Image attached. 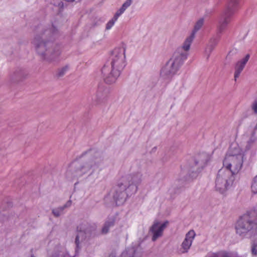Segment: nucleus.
Here are the masks:
<instances>
[{
  "instance_id": "f257e3e1",
  "label": "nucleus",
  "mask_w": 257,
  "mask_h": 257,
  "mask_svg": "<svg viewBox=\"0 0 257 257\" xmlns=\"http://www.w3.org/2000/svg\"><path fill=\"white\" fill-rule=\"evenodd\" d=\"M57 29L53 26L49 29L42 30L37 34L32 43L35 46L37 53L44 60L53 62L58 61L61 55L60 47L54 44L51 40L47 38L57 35Z\"/></svg>"
},
{
  "instance_id": "f03ea898",
  "label": "nucleus",
  "mask_w": 257,
  "mask_h": 257,
  "mask_svg": "<svg viewBox=\"0 0 257 257\" xmlns=\"http://www.w3.org/2000/svg\"><path fill=\"white\" fill-rule=\"evenodd\" d=\"M142 180L143 174L141 172H137L121 177L113 195L116 204L122 205L127 197L136 193Z\"/></svg>"
},
{
  "instance_id": "7ed1b4c3",
  "label": "nucleus",
  "mask_w": 257,
  "mask_h": 257,
  "mask_svg": "<svg viewBox=\"0 0 257 257\" xmlns=\"http://www.w3.org/2000/svg\"><path fill=\"white\" fill-rule=\"evenodd\" d=\"M126 47L124 45L113 50L110 56L111 70L105 66L102 69L105 82L112 84L116 82L126 65Z\"/></svg>"
},
{
  "instance_id": "20e7f679",
  "label": "nucleus",
  "mask_w": 257,
  "mask_h": 257,
  "mask_svg": "<svg viewBox=\"0 0 257 257\" xmlns=\"http://www.w3.org/2000/svg\"><path fill=\"white\" fill-rule=\"evenodd\" d=\"M244 152L236 143L232 144L223 161V167L232 175L237 174L242 168Z\"/></svg>"
},
{
  "instance_id": "39448f33",
  "label": "nucleus",
  "mask_w": 257,
  "mask_h": 257,
  "mask_svg": "<svg viewBox=\"0 0 257 257\" xmlns=\"http://www.w3.org/2000/svg\"><path fill=\"white\" fill-rule=\"evenodd\" d=\"M92 151L86 153L85 155L87 162L76 171L75 176L77 177H80L86 174L90 176L95 173H98L101 170L102 160L98 157V153L93 157L92 156Z\"/></svg>"
},
{
  "instance_id": "423d86ee",
  "label": "nucleus",
  "mask_w": 257,
  "mask_h": 257,
  "mask_svg": "<svg viewBox=\"0 0 257 257\" xmlns=\"http://www.w3.org/2000/svg\"><path fill=\"white\" fill-rule=\"evenodd\" d=\"M235 180L234 175L224 168L219 169L215 179V190L220 194L226 195L232 187Z\"/></svg>"
},
{
  "instance_id": "0eeeda50",
  "label": "nucleus",
  "mask_w": 257,
  "mask_h": 257,
  "mask_svg": "<svg viewBox=\"0 0 257 257\" xmlns=\"http://www.w3.org/2000/svg\"><path fill=\"white\" fill-rule=\"evenodd\" d=\"M237 234L241 237H250L257 233V223L252 221L248 214L241 216L235 224Z\"/></svg>"
},
{
  "instance_id": "6e6552de",
  "label": "nucleus",
  "mask_w": 257,
  "mask_h": 257,
  "mask_svg": "<svg viewBox=\"0 0 257 257\" xmlns=\"http://www.w3.org/2000/svg\"><path fill=\"white\" fill-rule=\"evenodd\" d=\"M186 60L174 52L172 56L162 67L160 76L165 79H170L176 75Z\"/></svg>"
},
{
  "instance_id": "1a4fd4ad",
  "label": "nucleus",
  "mask_w": 257,
  "mask_h": 257,
  "mask_svg": "<svg viewBox=\"0 0 257 257\" xmlns=\"http://www.w3.org/2000/svg\"><path fill=\"white\" fill-rule=\"evenodd\" d=\"M239 0H229L224 10L220 15L218 20V29L221 33L227 28L230 23L233 15L236 12L238 7Z\"/></svg>"
},
{
  "instance_id": "9d476101",
  "label": "nucleus",
  "mask_w": 257,
  "mask_h": 257,
  "mask_svg": "<svg viewBox=\"0 0 257 257\" xmlns=\"http://www.w3.org/2000/svg\"><path fill=\"white\" fill-rule=\"evenodd\" d=\"M77 233L75 238V243L76 244L75 251L78 253L82 245L87 241L88 237L90 235V231L88 229L86 225L81 224L77 227Z\"/></svg>"
},
{
  "instance_id": "9b49d317",
  "label": "nucleus",
  "mask_w": 257,
  "mask_h": 257,
  "mask_svg": "<svg viewBox=\"0 0 257 257\" xmlns=\"http://www.w3.org/2000/svg\"><path fill=\"white\" fill-rule=\"evenodd\" d=\"M195 36L190 33L189 36L185 39L182 45L178 47L175 53L177 54L183 59L186 60L189 55L188 52L190 49L191 45L195 39Z\"/></svg>"
},
{
  "instance_id": "f8f14e48",
  "label": "nucleus",
  "mask_w": 257,
  "mask_h": 257,
  "mask_svg": "<svg viewBox=\"0 0 257 257\" xmlns=\"http://www.w3.org/2000/svg\"><path fill=\"white\" fill-rule=\"evenodd\" d=\"M196 233L193 230L188 231L185 235V237L183 240L180 249V251L182 253H186L189 250L192 242L195 237Z\"/></svg>"
},
{
  "instance_id": "ddd939ff",
  "label": "nucleus",
  "mask_w": 257,
  "mask_h": 257,
  "mask_svg": "<svg viewBox=\"0 0 257 257\" xmlns=\"http://www.w3.org/2000/svg\"><path fill=\"white\" fill-rule=\"evenodd\" d=\"M168 224V221L163 223L155 222L150 229L153 234L152 240L155 241L158 237L162 236L163 232Z\"/></svg>"
},
{
  "instance_id": "4468645a",
  "label": "nucleus",
  "mask_w": 257,
  "mask_h": 257,
  "mask_svg": "<svg viewBox=\"0 0 257 257\" xmlns=\"http://www.w3.org/2000/svg\"><path fill=\"white\" fill-rule=\"evenodd\" d=\"M250 58V55L247 54H246L244 57L238 61L234 67V80L236 81L237 79L239 77L241 72L243 70L248 60Z\"/></svg>"
},
{
  "instance_id": "2eb2a0df",
  "label": "nucleus",
  "mask_w": 257,
  "mask_h": 257,
  "mask_svg": "<svg viewBox=\"0 0 257 257\" xmlns=\"http://www.w3.org/2000/svg\"><path fill=\"white\" fill-rule=\"evenodd\" d=\"M192 161L193 162V164L191 166H189L186 168L183 169L184 171L185 170L189 173H192V177H196L197 176V173L200 172V170H198V166H201L202 168L205 164H207V161H206L205 163H202V162H198L195 160V159H192Z\"/></svg>"
},
{
  "instance_id": "dca6fc26",
  "label": "nucleus",
  "mask_w": 257,
  "mask_h": 257,
  "mask_svg": "<svg viewBox=\"0 0 257 257\" xmlns=\"http://www.w3.org/2000/svg\"><path fill=\"white\" fill-rule=\"evenodd\" d=\"M109 257H114L112 255ZM120 257H138L137 248L131 246L126 248L121 253Z\"/></svg>"
},
{
  "instance_id": "f3484780",
  "label": "nucleus",
  "mask_w": 257,
  "mask_h": 257,
  "mask_svg": "<svg viewBox=\"0 0 257 257\" xmlns=\"http://www.w3.org/2000/svg\"><path fill=\"white\" fill-rule=\"evenodd\" d=\"M106 93L101 89H99L97 91L94 101L96 102L97 104H100L103 103L106 99Z\"/></svg>"
},
{
  "instance_id": "a211bd4d",
  "label": "nucleus",
  "mask_w": 257,
  "mask_h": 257,
  "mask_svg": "<svg viewBox=\"0 0 257 257\" xmlns=\"http://www.w3.org/2000/svg\"><path fill=\"white\" fill-rule=\"evenodd\" d=\"M204 19L201 18L199 19L195 23L194 28L191 33L195 36L197 31H198L202 27L204 24Z\"/></svg>"
},
{
  "instance_id": "6ab92c4d",
  "label": "nucleus",
  "mask_w": 257,
  "mask_h": 257,
  "mask_svg": "<svg viewBox=\"0 0 257 257\" xmlns=\"http://www.w3.org/2000/svg\"><path fill=\"white\" fill-rule=\"evenodd\" d=\"M114 222V220L113 218L109 219L108 220L106 221L102 228V233L104 234L107 233L109 230V228L113 225Z\"/></svg>"
},
{
  "instance_id": "aec40b11",
  "label": "nucleus",
  "mask_w": 257,
  "mask_h": 257,
  "mask_svg": "<svg viewBox=\"0 0 257 257\" xmlns=\"http://www.w3.org/2000/svg\"><path fill=\"white\" fill-rule=\"evenodd\" d=\"M255 142L254 140L249 138L248 141L247 142V144L245 146V151H249L250 150H256V147L255 146Z\"/></svg>"
},
{
  "instance_id": "412c9836",
  "label": "nucleus",
  "mask_w": 257,
  "mask_h": 257,
  "mask_svg": "<svg viewBox=\"0 0 257 257\" xmlns=\"http://www.w3.org/2000/svg\"><path fill=\"white\" fill-rule=\"evenodd\" d=\"M69 67L68 65H65L64 67L59 69L57 72V76L58 77H62L69 70Z\"/></svg>"
},
{
  "instance_id": "4be33fe9",
  "label": "nucleus",
  "mask_w": 257,
  "mask_h": 257,
  "mask_svg": "<svg viewBox=\"0 0 257 257\" xmlns=\"http://www.w3.org/2000/svg\"><path fill=\"white\" fill-rule=\"evenodd\" d=\"M250 188L252 193L254 194L257 193V175L253 178Z\"/></svg>"
},
{
  "instance_id": "5701e85b",
  "label": "nucleus",
  "mask_w": 257,
  "mask_h": 257,
  "mask_svg": "<svg viewBox=\"0 0 257 257\" xmlns=\"http://www.w3.org/2000/svg\"><path fill=\"white\" fill-rule=\"evenodd\" d=\"M214 47H214V46H213V44H208L206 46V47L205 49L204 53H205V55L207 56V58H208V57H209L211 53L213 51Z\"/></svg>"
},
{
  "instance_id": "b1692460",
  "label": "nucleus",
  "mask_w": 257,
  "mask_h": 257,
  "mask_svg": "<svg viewBox=\"0 0 257 257\" xmlns=\"http://www.w3.org/2000/svg\"><path fill=\"white\" fill-rule=\"evenodd\" d=\"M64 209V207H60L54 209L52 211V212L54 216L58 217L63 213Z\"/></svg>"
},
{
  "instance_id": "393cba45",
  "label": "nucleus",
  "mask_w": 257,
  "mask_h": 257,
  "mask_svg": "<svg viewBox=\"0 0 257 257\" xmlns=\"http://www.w3.org/2000/svg\"><path fill=\"white\" fill-rule=\"evenodd\" d=\"M250 139L257 141V124L252 128L250 132Z\"/></svg>"
},
{
  "instance_id": "a878e982",
  "label": "nucleus",
  "mask_w": 257,
  "mask_h": 257,
  "mask_svg": "<svg viewBox=\"0 0 257 257\" xmlns=\"http://www.w3.org/2000/svg\"><path fill=\"white\" fill-rule=\"evenodd\" d=\"M117 20L114 18H112L110 20L106 25V30H109L114 26V24L116 22Z\"/></svg>"
},
{
  "instance_id": "bb28decb",
  "label": "nucleus",
  "mask_w": 257,
  "mask_h": 257,
  "mask_svg": "<svg viewBox=\"0 0 257 257\" xmlns=\"http://www.w3.org/2000/svg\"><path fill=\"white\" fill-rule=\"evenodd\" d=\"M219 39V38L218 36L213 37L210 39L209 44H213V46L215 47L217 44Z\"/></svg>"
},
{
  "instance_id": "cd10ccee",
  "label": "nucleus",
  "mask_w": 257,
  "mask_h": 257,
  "mask_svg": "<svg viewBox=\"0 0 257 257\" xmlns=\"http://www.w3.org/2000/svg\"><path fill=\"white\" fill-rule=\"evenodd\" d=\"M219 39V38L218 36L213 37L210 39L209 44H213V46L215 47L217 44Z\"/></svg>"
},
{
  "instance_id": "c85d7f7f",
  "label": "nucleus",
  "mask_w": 257,
  "mask_h": 257,
  "mask_svg": "<svg viewBox=\"0 0 257 257\" xmlns=\"http://www.w3.org/2000/svg\"><path fill=\"white\" fill-rule=\"evenodd\" d=\"M132 4V0H126L122 5L121 8L125 11Z\"/></svg>"
},
{
  "instance_id": "c756f323",
  "label": "nucleus",
  "mask_w": 257,
  "mask_h": 257,
  "mask_svg": "<svg viewBox=\"0 0 257 257\" xmlns=\"http://www.w3.org/2000/svg\"><path fill=\"white\" fill-rule=\"evenodd\" d=\"M251 252L254 255L257 254V240H255L252 245Z\"/></svg>"
},
{
  "instance_id": "7c9ffc66",
  "label": "nucleus",
  "mask_w": 257,
  "mask_h": 257,
  "mask_svg": "<svg viewBox=\"0 0 257 257\" xmlns=\"http://www.w3.org/2000/svg\"><path fill=\"white\" fill-rule=\"evenodd\" d=\"M124 10L120 8L115 14V15L113 16V18H115L116 20H117L118 17L122 15L124 12Z\"/></svg>"
},
{
  "instance_id": "2f4dec72",
  "label": "nucleus",
  "mask_w": 257,
  "mask_h": 257,
  "mask_svg": "<svg viewBox=\"0 0 257 257\" xmlns=\"http://www.w3.org/2000/svg\"><path fill=\"white\" fill-rule=\"evenodd\" d=\"M124 10L120 8L115 14V15L113 16V18H115L116 20H117L118 17L122 15L124 12Z\"/></svg>"
},
{
  "instance_id": "473e14b6",
  "label": "nucleus",
  "mask_w": 257,
  "mask_h": 257,
  "mask_svg": "<svg viewBox=\"0 0 257 257\" xmlns=\"http://www.w3.org/2000/svg\"><path fill=\"white\" fill-rule=\"evenodd\" d=\"M124 10L120 8L115 14V15L113 16V18H115L116 20H117L118 17L122 15L124 12Z\"/></svg>"
},
{
  "instance_id": "72a5a7b5",
  "label": "nucleus",
  "mask_w": 257,
  "mask_h": 257,
  "mask_svg": "<svg viewBox=\"0 0 257 257\" xmlns=\"http://www.w3.org/2000/svg\"><path fill=\"white\" fill-rule=\"evenodd\" d=\"M251 108L253 112L257 113V98L253 101L251 104Z\"/></svg>"
},
{
  "instance_id": "f704fd0d",
  "label": "nucleus",
  "mask_w": 257,
  "mask_h": 257,
  "mask_svg": "<svg viewBox=\"0 0 257 257\" xmlns=\"http://www.w3.org/2000/svg\"><path fill=\"white\" fill-rule=\"evenodd\" d=\"M71 205V201L70 200L68 201L66 204L65 205H64V206H63L62 207H64V209L66 208V207H69L70 206V205Z\"/></svg>"
}]
</instances>
